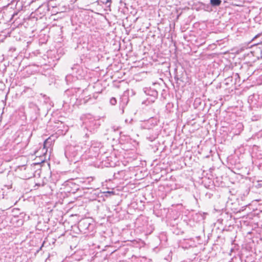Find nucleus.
<instances>
[{"mask_svg": "<svg viewBox=\"0 0 262 262\" xmlns=\"http://www.w3.org/2000/svg\"><path fill=\"white\" fill-rule=\"evenodd\" d=\"M157 135H155L154 136H153L151 138H149V140H150L151 141H152L154 140L155 139H156V138H157Z\"/></svg>", "mask_w": 262, "mask_h": 262, "instance_id": "8", "label": "nucleus"}, {"mask_svg": "<svg viewBox=\"0 0 262 262\" xmlns=\"http://www.w3.org/2000/svg\"><path fill=\"white\" fill-rule=\"evenodd\" d=\"M83 223H84V221H81L80 223H79V225L81 226V224H83Z\"/></svg>", "mask_w": 262, "mask_h": 262, "instance_id": "9", "label": "nucleus"}, {"mask_svg": "<svg viewBox=\"0 0 262 262\" xmlns=\"http://www.w3.org/2000/svg\"><path fill=\"white\" fill-rule=\"evenodd\" d=\"M52 140L50 137L48 139H46L44 142V144H43L44 147L46 148L49 146H50L52 144Z\"/></svg>", "mask_w": 262, "mask_h": 262, "instance_id": "5", "label": "nucleus"}, {"mask_svg": "<svg viewBox=\"0 0 262 262\" xmlns=\"http://www.w3.org/2000/svg\"><path fill=\"white\" fill-rule=\"evenodd\" d=\"M211 5L213 6H219L221 5L222 1L221 0H210Z\"/></svg>", "mask_w": 262, "mask_h": 262, "instance_id": "4", "label": "nucleus"}, {"mask_svg": "<svg viewBox=\"0 0 262 262\" xmlns=\"http://www.w3.org/2000/svg\"><path fill=\"white\" fill-rule=\"evenodd\" d=\"M81 146H69L65 149V156L67 158H75L77 156H81L82 153Z\"/></svg>", "mask_w": 262, "mask_h": 262, "instance_id": "1", "label": "nucleus"}, {"mask_svg": "<svg viewBox=\"0 0 262 262\" xmlns=\"http://www.w3.org/2000/svg\"><path fill=\"white\" fill-rule=\"evenodd\" d=\"M145 93L148 96L147 98V101L149 102H154L158 97V92L156 90L146 88L144 91Z\"/></svg>", "mask_w": 262, "mask_h": 262, "instance_id": "2", "label": "nucleus"}, {"mask_svg": "<svg viewBox=\"0 0 262 262\" xmlns=\"http://www.w3.org/2000/svg\"><path fill=\"white\" fill-rule=\"evenodd\" d=\"M110 101V103L112 105H115L117 103V100H116V98L114 97H112V98H111Z\"/></svg>", "mask_w": 262, "mask_h": 262, "instance_id": "6", "label": "nucleus"}, {"mask_svg": "<svg viewBox=\"0 0 262 262\" xmlns=\"http://www.w3.org/2000/svg\"><path fill=\"white\" fill-rule=\"evenodd\" d=\"M92 98L90 97L88 99L87 98H83V102H81V103H86L88 102L89 100H91Z\"/></svg>", "mask_w": 262, "mask_h": 262, "instance_id": "7", "label": "nucleus"}, {"mask_svg": "<svg viewBox=\"0 0 262 262\" xmlns=\"http://www.w3.org/2000/svg\"><path fill=\"white\" fill-rule=\"evenodd\" d=\"M111 0H106L105 3L110 2Z\"/></svg>", "mask_w": 262, "mask_h": 262, "instance_id": "10", "label": "nucleus"}, {"mask_svg": "<svg viewBox=\"0 0 262 262\" xmlns=\"http://www.w3.org/2000/svg\"><path fill=\"white\" fill-rule=\"evenodd\" d=\"M157 120L154 118H150L145 124V128L150 129L157 125Z\"/></svg>", "mask_w": 262, "mask_h": 262, "instance_id": "3", "label": "nucleus"}]
</instances>
